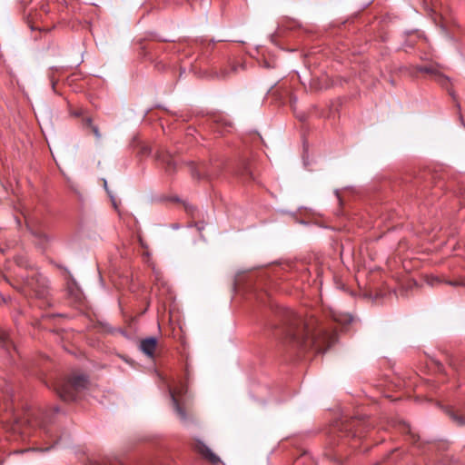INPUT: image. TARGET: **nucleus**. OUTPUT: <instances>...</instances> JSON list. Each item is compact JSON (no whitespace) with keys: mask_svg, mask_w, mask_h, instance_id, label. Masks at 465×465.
I'll return each mask as SVG.
<instances>
[{"mask_svg":"<svg viewBox=\"0 0 465 465\" xmlns=\"http://www.w3.org/2000/svg\"><path fill=\"white\" fill-rule=\"evenodd\" d=\"M282 325L279 335L302 351L315 350L323 352V346L330 341L331 336L320 326H316V321H306L302 315L290 309H282L279 312Z\"/></svg>","mask_w":465,"mask_h":465,"instance_id":"obj_1","label":"nucleus"},{"mask_svg":"<svg viewBox=\"0 0 465 465\" xmlns=\"http://www.w3.org/2000/svg\"><path fill=\"white\" fill-rule=\"evenodd\" d=\"M3 402L0 401V420L7 430L22 436H28L31 430L38 427L45 433L49 434L47 425L52 421V413L43 409L28 410L24 418H19L14 412L13 390L5 384L2 390Z\"/></svg>","mask_w":465,"mask_h":465,"instance_id":"obj_2","label":"nucleus"},{"mask_svg":"<svg viewBox=\"0 0 465 465\" xmlns=\"http://www.w3.org/2000/svg\"><path fill=\"white\" fill-rule=\"evenodd\" d=\"M353 426L352 423L344 424L341 422L338 424V434L336 436L338 439H333L330 449L326 452L330 460L340 465L343 464L344 459L347 456V446L350 445L353 449L358 446L360 438L355 431H352Z\"/></svg>","mask_w":465,"mask_h":465,"instance_id":"obj_3","label":"nucleus"},{"mask_svg":"<svg viewBox=\"0 0 465 465\" xmlns=\"http://www.w3.org/2000/svg\"><path fill=\"white\" fill-rule=\"evenodd\" d=\"M88 384L87 375L74 373L68 379L61 381L55 390L62 400L70 401L76 400L78 394L87 389Z\"/></svg>","mask_w":465,"mask_h":465,"instance_id":"obj_4","label":"nucleus"},{"mask_svg":"<svg viewBox=\"0 0 465 465\" xmlns=\"http://www.w3.org/2000/svg\"><path fill=\"white\" fill-rule=\"evenodd\" d=\"M186 386L182 382L173 388L169 387V395L172 400L174 411L182 421H185L187 420L184 411V405L186 404Z\"/></svg>","mask_w":465,"mask_h":465,"instance_id":"obj_5","label":"nucleus"},{"mask_svg":"<svg viewBox=\"0 0 465 465\" xmlns=\"http://www.w3.org/2000/svg\"><path fill=\"white\" fill-rule=\"evenodd\" d=\"M218 168L219 166H214L213 164L203 163L198 167H196L194 164H192L191 173L194 178H206L211 180L218 175Z\"/></svg>","mask_w":465,"mask_h":465,"instance_id":"obj_6","label":"nucleus"},{"mask_svg":"<svg viewBox=\"0 0 465 465\" xmlns=\"http://www.w3.org/2000/svg\"><path fill=\"white\" fill-rule=\"evenodd\" d=\"M418 72L425 73L430 74L435 81H437L442 86H447L450 80L447 76L442 74L438 66L435 64L420 65L416 67Z\"/></svg>","mask_w":465,"mask_h":465,"instance_id":"obj_7","label":"nucleus"},{"mask_svg":"<svg viewBox=\"0 0 465 465\" xmlns=\"http://www.w3.org/2000/svg\"><path fill=\"white\" fill-rule=\"evenodd\" d=\"M194 450L212 464H217L221 461L220 458L212 451V450L203 441L197 440L193 445Z\"/></svg>","mask_w":465,"mask_h":465,"instance_id":"obj_8","label":"nucleus"},{"mask_svg":"<svg viewBox=\"0 0 465 465\" xmlns=\"http://www.w3.org/2000/svg\"><path fill=\"white\" fill-rule=\"evenodd\" d=\"M158 160L162 163L166 174L173 175L175 173L177 163L172 155H159Z\"/></svg>","mask_w":465,"mask_h":465,"instance_id":"obj_9","label":"nucleus"},{"mask_svg":"<svg viewBox=\"0 0 465 465\" xmlns=\"http://www.w3.org/2000/svg\"><path fill=\"white\" fill-rule=\"evenodd\" d=\"M395 426L401 430V432L408 434L412 443L418 442L420 436L413 431L409 423L404 420H399L395 422Z\"/></svg>","mask_w":465,"mask_h":465,"instance_id":"obj_10","label":"nucleus"},{"mask_svg":"<svg viewBox=\"0 0 465 465\" xmlns=\"http://www.w3.org/2000/svg\"><path fill=\"white\" fill-rule=\"evenodd\" d=\"M157 345V340L153 337H149L143 340L140 343L141 351L148 356H153Z\"/></svg>","mask_w":465,"mask_h":465,"instance_id":"obj_11","label":"nucleus"},{"mask_svg":"<svg viewBox=\"0 0 465 465\" xmlns=\"http://www.w3.org/2000/svg\"><path fill=\"white\" fill-rule=\"evenodd\" d=\"M331 314L332 319L335 322H339V323H341L342 325L349 324L352 321L351 315L348 314V313L337 312L331 311Z\"/></svg>","mask_w":465,"mask_h":465,"instance_id":"obj_12","label":"nucleus"},{"mask_svg":"<svg viewBox=\"0 0 465 465\" xmlns=\"http://www.w3.org/2000/svg\"><path fill=\"white\" fill-rule=\"evenodd\" d=\"M239 67L242 68L243 66L242 64H231L230 68H223L221 69L219 73H215L216 77L219 79H225L230 75L231 73L236 72Z\"/></svg>","mask_w":465,"mask_h":465,"instance_id":"obj_13","label":"nucleus"},{"mask_svg":"<svg viewBox=\"0 0 465 465\" xmlns=\"http://www.w3.org/2000/svg\"><path fill=\"white\" fill-rule=\"evenodd\" d=\"M438 460L442 465H455L458 460L450 454L445 453L438 458Z\"/></svg>","mask_w":465,"mask_h":465,"instance_id":"obj_14","label":"nucleus"},{"mask_svg":"<svg viewBox=\"0 0 465 465\" xmlns=\"http://www.w3.org/2000/svg\"><path fill=\"white\" fill-rule=\"evenodd\" d=\"M450 417L455 421L458 425L465 424V416L458 414L455 411H449Z\"/></svg>","mask_w":465,"mask_h":465,"instance_id":"obj_15","label":"nucleus"},{"mask_svg":"<svg viewBox=\"0 0 465 465\" xmlns=\"http://www.w3.org/2000/svg\"><path fill=\"white\" fill-rule=\"evenodd\" d=\"M0 341L3 344V346L5 348V350H9V345L12 344V342L7 339V336L5 333L0 334Z\"/></svg>","mask_w":465,"mask_h":465,"instance_id":"obj_16","label":"nucleus"},{"mask_svg":"<svg viewBox=\"0 0 465 465\" xmlns=\"http://www.w3.org/2000/svg\"><path fill=\"white\" fill-rule=\"evenodd\" d=\"M447 283L450 286H465V279L456 280V281H449Z\"/></svg>","mask_w":465,"mask_h":465,"instance_id":"obj_17","label":"nucleus"},{"mask_svg":"<svg viewBox=\"0 0 465 465\" xmlns=\"http://www.w3.org/2000/svg\"><path fill=\"white\" fill-rule=\"evenodd\" d=\"M398 453V450H393L389 456L387 457V464L391 465L392 462L395 461V455Z\"/></svg>","mask_w":465,"mask_h":465,"instance_id":"obj_18","label":"nucleus"},{"mask_svg":"<svg viewBox=\"0 0 465 465\" xmlns=\"http://www.w3.org/2000/svg\"><path fill=\"white\" fill-rule=\"evenodd\" d=\"M90 128L92 129V131H93V133H94V134L95 138H96L97 140H100L102 135H101V134H100V132H99V128H98V126H97V125H92V127H90Z\"/></svg>","mask_w":465,"mask_h":465,"instance_id":"obj_19","label":"nucleus"},{"mask_svg":"<svg viewBox=\"0 0 465 465\" xmlns=\"http://www.w3.org/2000/svg\"><path fill=\"white\" fill-rule=\"evenodd\" d=\"M35 235L37 237H39L41 242H48L49 241V238L47 235H45V233L43 232H39V233H35Z\"/></svg>","mask_w":465,"mask_h":465,"instance_id":"obj_20","label":"nucleus"},{"mask_svg":"<svg viewBox=\"0 0 465 465\" xmlns=\"http://www.w3.org/2000/svg\"><path fill=\"white\" fill-rule=\"evenodd\" d=\"M150 153H151V149H150V147H149V146H147V145H143V146L141 147V153H142V154L147 155V154H149Z\"/></svg>","mask_w":465,"mask_h":465,"instance_id":"obj_21","label":"nucleus"},{"mask_svg":"<svg viewBox=\"0 0 465 465\" xmlns=\"http://www.w3.org/2000/svg\"><path fill=\"white\" fill-rule=\"evenodd\" d=\"M84 125L88 126V127H92V125H94L92 118H90V117L84 118Z\"/></svg>","mask_w":465,"mask_h":465,"instance_id":"obj_22","label":"nucleus"},{"mask_svg":"<svg viewBox=\"0 0 465 465\" xmlns=\"http://www.w3.org/2000/svg\"><path fill=\"white\" fill-rule=\"evenodd\" d=\"M195 226L197 227V230H198V231H202V230L204 228V225H203V223H197L195 224Z\"/></svg>","mask_w":465,"mask_h":465,"instance_id":"obj_23","label":"nucleus"},{"mask_svg":"<svg viewBox=\"0 0 465 465\" xmlns=\"http://www.w3.org/2000/svg\"><path fill=\"white\" fill-rule=\"evenodd\" d=\"M41 9L47 14L49 12V9L47 8V5L45 4H43L41 6Z\"/></svg>","mask_w":465,"mask_h":465,"instance_id":"obj_24","label":"nucleus"},{"mask_svg":"<svg viewBox=\"0 0 465 465\" xmlns=\"http://www.w3.org/2000/svg\"><path fill=\"white\" fill-rule=\"evenodd\" d=\"M440 282L438 278H431V280L430 281V284L434 285L435 284L434 282Z\"/></svg>","mask_w":465,"mask_h":465,"instance_id":"obj_25","label":"nucleus"},{"mask_svg":"<svg viewBox=\"0 0 465 465\" xmlns=\"http://www.w3.org/2000/svg\"><path fill=\"white\" fill-rule=\"evenodd\" d=\"M335 194H336V196H337V199H338L339 203H341V197H340L339 192H338V191H335Z\"/></svg>","mask_w":465,"mask_h":465,"instance_id":"obj_26","label":"nucleus"},{"mask_svg":"<svg viewBox=\"0 0 465 465\" xmlns=\"http://www.w3.org/2000/svg\"><path fill=\"white\" fill-rule=\"evenodd\" d=\"M58 411H59V408L58 407L54 408V412H58Z\"/></svg>","mask_w":465,"mask_h":465,"instance_id":"obj_27","label":"nucleus"},{"mask_svg":"<svg viewBox=\"0 0 465 465\" xmlns=\"http://www.w3.org/2000/svg\"><path fill=\"white\" fill-rule=\"evenodd\" d=\"M104 188H105V190H107V182H106L105 180H104Z\"/></svg>","mask_w":465,"mask_h":465,"instance_id":"obj_28","label":"nucleus"},{"mask_svg":"<svg viewBox=\"0 0 465 465\" xmlns=\"http://www.w3.org/2000/svg\"><path fill=\"white\" fill-rule=\"evenodd\" d=\"M246 172L249 173V175H252V173H250V170H246Z\"/></svg>","mask_w":465,"mask_h":465,"instance_id":"obj_29","label":"nucleus"},{"mask_svg":"<svg viewBox=\"0 0 465 465\" xmlns=\"http://www.w3.org/2000/svg\"><path fill=\"white\" fill-rule=\"evenodd\" d=\"M246 172L249 173V175H252V173H250V170H246Z\"/></svg>","mask_w":465,"mask_h":465,"instance_id":"obj_30","label":"nucleus"},{"mask_svg":"<svg viewBox=\"0 0 465 465\" xmlns=\"http://www.w3.org/2000/svg\"><path fill=\"white\" fill-rule=\"evenodd\" d=\"M52 87H53V89L54 88V82H52Z\"/></svg>","mask_w":465,"mask_h":465,"instance_id":"obj_31","label":"nucleus"}]
</instances>
